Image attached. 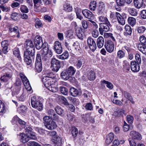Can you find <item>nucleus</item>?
I'll return each instance as SVG.
<instances>
[{"mask_svg": "<svg viewBox=\"0 0 146 146\" xmlns=\"http://www.w3.org/2000/svg\"><path fill=\"white\" fill-rule=\"evenodd\" d=\"M50 119L49 116H46L43 117V119L45 122L44 124L45 127L48 129L52 130L55 129L57 125L55 121L52 120L51 121L49 120Z\"/></svg>", "mask_w": 146, "mask_h": 146, "instance_id": "obj_2", "label": "nucleus"}, {"mask_svg": "<svg viewBox=\"0 0 146 146\" xmlns=\"http://www.w3.org/2000/svg\"><path fill=\"white\" fill-rule=\"evenodd\" d=\"M96 1H93L91 2L90 4L89 5L90 9L91 11H94L96 7Z\"/></svg>", "mask_w": 146, "mask_h": 146, "instance_id": "obj_44", "label": "nucleus"}, {"mask_svg": "<svg viewBox=\"0 0 146 146\" xmlns=\"http://www.w3.org/2000/svg\"><path fill=\"white\" fill-rule=\"evenodd\" d=\"M83 15L86 18L90 19H93L94 17V15L90 11L84 9L82 11Z\"/></svg>", "mask_w": 146, "mask_h": 146, "instance_id": "obj_17", "label": "nucleus"}, {"mask_svg": "<svg viewBox=\"0 0 146 146\" xmlns=\"http://www.w3.org/2000/svg\"><path fill=\"white\" fill-rule=\"evenodd\" d=\"M125 33L126 35H130L132 33V30L130 26L128 25H126L125 27Z\"/></svg>", "mask_w": 146, "mask_h": 146, "instance_id": "obj_42", "label": "nucleus"}, {"mask_svg": "<svg viewBox=\"0 0 146 146\" xmlns=\"http://www.w3.org/2000/svg\"><path fill=\"white\" fill-rule=\"evenodd\" d=\"M72 7L68 1L65 2L63 6V9L68 12L72 11Z\"/></svg>", "mask_w": 146, "mask_h": 146, "instance_id": "obj_28", "label": "nucleus"}, {"mask_svg": "<svg viewBox=\"0 0 146 146\" xmlns=\"http://www.w3.org/2000/svg\"><path fill=\"white\" fill-rule=\"evenodd\" d=\"M87 43L90 49L92 51H94L96 48V45L95 41L91 37H89L87 39Z\"/></svg>", "mask_w": 146, "mask_h": 146, "instance_id": "obj_10", "label": "nucleus"}, {"mask_svg": "<svg viewBox=\"0 0 146 146\" xmlns=\"http://www.w3.org/2000/svg\"><path fill=\"white\" fill-rule=\"evenodd\" d=\"M98 19L100 21L106 23L109 21L107 18L103 16H101L98 17Z\"/></svg>", "mask_w": 146, "mask_h": 146, "instance_id": "obj_56", "label": "nucleus"}, {"mask_svg": "<svg viewBox=\"0 0 146 146\" xmlns=\"http://www.w3.org/2000/svg\"><path fill=\"white\" fill-rule=\"evenodd\" d=\"M102 82L103 83L107 84L106 86L109 89L111 90L113 88V85L111 82L105 80H103Z\"/></svg>", "mask_w": 146, "mask_h": 146, "instance_id": "obj_51", "label": "nucleus"}, {"mask_svg": "<svg viewBox=\"0 0 146 146\" xmlns=\"http://www.w3.org/2000/svg\"><path fill=\"white\" fill-rule=\"evenodd\" d=\"M20 90H18V92H16V96L18 99L20 101H23L25 100L26 98L25 95L24 93H22L20 96L18 95V94L20 93Z\"/></svg>", "mask_w": 146, "mask_h": 146, "instance_id": "obj_38", "label": "nucleus"}, {"mask_svg": "<svg viewBox=\"0 0 146 146\" xmlns=\"http://www.w3.org/2000/svg\"><path fill=\"white\" fill-rule=\"evenodd\" d=\"M87 78L90 80H92L95 79L96 76L94 71L91 70L87 72Z\"/></svg>", "mask_w": 146, "mask_h": 146, "instance_id": "obj_25", "label": "nucleus"}, {"mask_svg": "<svg viewBox=\"0 0 146 146\" xmlns=\"http://www.w3.org/2000/svg\"><path fill=\"white\" fill-rule=\"evenodd\" d=\"M127 21L129 24L133 26L135 25L136 22L135 19L132 17H130L128 18Z\"/></svg>", "mask_w": 146, "mask_h": 146, "instance_id": "obj_39", "label": "nucleus"}, {"mask_svg": "<svg viewBox=\"0 0 146 146\" xmlns=\"http://www.w3.org/2000/svg\"><path fill=\"white\" fill-rule=\"evenodd\" d=\"M66 35L67 37L72 38L74 36V32L71 30H68L66 32Z\"/></svg>", "mask_w": 146, "mask_h": 146, "instance_id": "obj_47", "label": "nucleus"}, {"mask_svg": "<svg viewBox=\"0 0 146 146\" xmlns=\"http://www.w3.org/2000/svg\"><path fill=\"white\" fill-rule=\"evenodd\" d=\"M21 11L23 13H27L29 12V9L25 5H23L21 6L20 8Z\"/></svg>", "mask_w": 146, "mask_h": 146, "instance_id": "obj_48", "label": "nucleus"}, {"mask_svg": "<svg viewBox=\"0 0 146 146\" xmlns=\"http://www.w3.org/2000/svg\"><path fill=\"white\" fill-rule=\"evenodd\" d=\"M81 23L82 27L84 29H87L88 26V27H89V23L85 20H82L81 22Z\"/></svg>", "mask_w": 146, "mask_h": 146, "instance_id": "obj_49", "label": "nucleus"}, {"mask_svg": "<svg viewBox=\"0 0 146 146\" xmlns=\"http://www.w3.org/2000/svg\"><path fill=\"white\" fill-rule=\"evenodd\" d=\"M125 53L122 50H119L117 53L118 57L120 58H122L125 56Z\"/></svg>", "mask_w": 146, "mask_h": 146, "instance_id": "obj_64", "label": "nucleus"}, {"mask_svg": "<svg viewBox=\"0 0 146 146\" xmlns=\"http://www.w3.org/2000/svg\"><path fill=\"white\" fill-rule=\"evenodd\" d=\"M35 53H31V52H24L23 54L24 60V62L27 65H32V59L31 57H34Z\"/></svg>", "mask_w": 146, "mask_h": 146, "instance_id": "obj_4", "label": "nucleus"}, {"mask_svg": "<svg viewBox=\"0 0 146 146\" xmlns=\"http://www.w3.org/2000/svg\"><path fill=\"white\" fill-rule=\"evenodd\" d=\"M111 25L109 21L104 23H101L100 24L99 31L100 34L103 35L104 31L108 32L109 31Z\"/></svg>", "mask_w": 146, "mask_h": 146, "instance_id": "obj_5", "label": "nucleus"}, {"mask_svg": "<svg viewBox=\"0 0 146 146\" xmlns=\"http://www.w3.org/2000/svg\"><path fill=\"white\" fill-rule=\"evenodd\" d=\"M5 104L0 100V113H3L5 111Z\"/></svg>", "mask_w": 146, "mask_h": 146, "instance_id": "obj_58", "label": "nucleus"}, {"mask_svg": "<svg viewBox=\"0 0 146 146\" xmlns=\"http://www.w3.org/2000/svg\"><path fill=\"white\" fill-rule=\"evenodd\" d=\"M139 40L141 44L146 46V38L143 36H141L139 38Z\"/></svg>", "mask_w": 146, "mask_h": 146, "instance_id": "obj_55", "label": "nucleus"}, {"mask_svg": "<svg viewBox=\"0 0 146 146\" xmlns=\"http://www.w3.org/2000/svg\"><path fill=\"white\" fill-rule=\"evenodd\" d=\"M35 130L40 134L42 135H44V134L45 133V132H47V131H46L44 129L41 128H39L38 127H36Z\"/></svg>", "mask_w": 146, "mask_h": 146, "instance_id": "obj_54", "label": "nucleus"}, {"mask_svg": "<svg viewBox=\"0 0 146 146\" xmlns=\"http://www.w3.org/2000/svg\"><path fill=\"white\" fill-rule=\"evenodd\" d=\"M138 50L143 53L146 55V46L139 44L137 46Z\"/></svg>", "mask_w": 146, "mask_h": 146, "instance_id": "obj_37", "label": "nucleus"}, {"mask_svg": "<svg viewBox=\"0 0 146 146\" xmlns=\"http://www.w3.org/2000/svg\"><path fill=\"white\" fill-rule=\"evenodd\" d=\"M8 41L4 40L1 42V46L2 47V50H0V55H2L3 54H6L8 52Z\"/></svg>", "mask_w": 146, "mask_h": 146, "instance_id": "obj_11", "label": "nucleus"}, {"mask_svg": "<svg viewBox=\"0 0 146 146\" xmlns=\"http://www.w3.org/2000/svg\"><path fill=\"white\" fill-rule=\"evenodd\" d=\"M26 49L24 52L35 53V49L33 42L30 40H26L25 43Z\"/></svg>", "mask_w": 146, "mask_h": 146, "instance_id": "obj_3", "label": "nucleus"}, {"mask_svg": "<svg viewBox=\"0 0 146 146\" xmlns=\"http://www.w3.org/2000/svg\"><path fill=\"white\" fill-rule=\"evenodd\" d=\"M20 76L26 88L28 90L30 91L31 90V88L29 81L26 76L22 73H20Z\"/></svg>", "mask_w": 146, "mask_h": 146, "instance_id": "obj_6", "label": "nucleus"}, {"mask_svg": "<svg viewBox=\"0 0 146 146\" xmlns=\"http://www.w3.org/2000/svg\"><path fill=\"white\" fill-rule=\"evenodd\" d=\"M66 70L71 77L76 72L75 69L72 66H69L66 69Z\"/></svg>", "mask_w": 146, "mask_h": 146, "instance_id": "obj_27", "label": "nucleus"}, {"mask_svg": "<svg viewBox=\"0 0 146 146\" xmlns=\"http://www.w3.org/2000/svg\"><path fill=\"white\" fill-rule=\"evenodd\" d=\"M13 52L14 55L17 57L18 59L20 60H21V57L20 56V52L19 48L16 47L14 48L13 50Z\"/></svg>", "mask_w": 146, "mask_h": 146, "instance_id": "obj_31", "label": "nucleus"}, {"mask_svg": "<svg viewBox=\"0 0 146 146\" xmlns=\"http://www.w3.org/2000/svg\"><path fill=\"white\" fill-rule=\"evenodd\" d=\"M24 128L25 129V132L26 134L31 136L32 139L35 140L36 139L35 133L32 131L33 129L30 125H26L24 126Z\"/></svg>", "mask_w": 146, "mask_h": 146, "instance_id": "obj_7", "label": "nucleus"}, {"mask_svg": "<svg viewBox=\"0 0 146 146\" xmlns=\"http://www.w3.org/2000/svg\"><path fill=\"white\" fill-rule=\"evenodd\" d=\"M84 58H82L77 60L75 65L77 69H79L81 67L82 64L84 63Z\"/></svg>", "mask_w": 146, "mask_h": 146, "instance_id": "obj_30", "label": "nucleus"}, {"mask_svg": "<svg viewBox=\"0 0 146 146\" xmlns=\"http://www.w3.org/2000/svg\"><path fill=\"white\" fill-rule=\"evenodd\" d=\"M52 54H51L50 52L48 54L46 55L42 54V60L44 61H46L48 60L51 57Z\"/></svg>", "mask_w": 146, "mask_h": 146, "instance_id": "obj_43", "label": "nucleus"}, {"mask_svg": "<svg viewBox=\"0 0 146 146\" xmlns=\"http://www.w3.org/2000/svg\"><path fill=\"white\" fill-rule=\"evenodd\" d=\"M47 88L49 90L54 92H56L58 90V88L55 86V84H54V83Z\"/></svg>", "mask_w": 146, "mask_h": 146, "instance_id": "obj_50", "label": "nucleus"}, {"mask_svg": "<svg viewBox=\"0 0 146 146\" xmlns=\"http://www.w3.org/2000/svg\"><path fill=\"white\" fill-rule=\"evenodd\" d=\"M10 31L11 32H14L17 34L16 37L17 38H19L20 37V34L19 31L18 27L16 26L13 28H11L9 29Z\"/></svg>", "mask_w": 146, "mask_h": 146, "instance_id": "obj_36", "label": "nucleus"}, {"mask_svg": "<svg viewBox=\"0 0 146 146\" xmlns=\"http://www.w3.org/2000/svg\"><path fill=\"white\" fill-rule=\"evenodd\" d=\"M35 26L36 27L37 26L38 27H42V24L41 21L38 18L35 19Z\"/></svg>", "mask_w": 146, "mask_h": 146, "instance_id": "obj_62", "label": "nucleus"}, {"mask_svg": "<svg viewBox=\"0 0 146 146\" xmlns=\"http://www.w3.org/2000/svg\"><path fill=\"white\" fill-rule=\"evenodd\" d=\"M42 37L39 35L36 36L34 39V45L36 49L40 50V48L42 43Z\"/></svg>", "mask_w": 146, "mask_h": 146, "instance_id": "obj_12", "label": "nucleus"}, {"mask_svg": "<svg viewBox=\"0 0 146 146\" xmlns=\"http://www.w3.org/2000/svg\"><path fill=\"white\" fill-rule=\"evenodd\" d=\"M42 81L44 86L46 88H48L54 83V81L49 79L48 78H45V77H42Z\"/></svg>", "mask_w": 146, "mask_h": 146, "instance_id": "obj_14", "label": "nucleus"}, {"mask_svg": "<svg viewBox=\"0 0 146 146\" xmlns=\"http://www.w3.org/2000/svg\"><path fill=\"white\" fill-rule=\"evenodd\" d=\"M60 76L62 78L65 80H67L70 78H71L66 69L63 71L61 73Z\"/></svg>", "mask_w": 146, "mask_h": 146, "instance_id": "obj_23", "label": "nucleus"}, {"mask_svg": "<svg viewBox=\"0 0 146 146\" xmlns=\"http://www.w3.org/2000/svg\"><path fill=\"white\" fill-rule=\"evenodd\" d=\"M134 3L135 7L138 9H139L142 6L143 0H134Z\"/></svg>", "mask_w": 146, "mask_h": 146, "instance_id": "obj_29", "label": "nucleus"}, {"mask_svg": "<svg viewBox=\"0 0 146 146\" xmlns=\"http://www.w3.org/2000/svg\"><path fill=\"white\" fill-rule=\"evenodd\" d=\"M31 103L33 107L39 111L42 110L43 108L42 104L38 98L35 96L32 97L31 100Z\"/></svg>", "mask_w": 146, "mask_h": 146, "instance_id": "obj_1", "label": "nucleus"}, {"mask_svg": "<svg viewBox=\"0 0 146 146\" xmlns=\"http://www.w3.org/2000/svg\"><path fill=\"white\" fill-rule=\"evenodd\" d=\"M51 67L53 71L57 72L60 68V61L56 58H53L51 61Z\"/></svg>", "mask_w": 146, "mask_h": 146, "instance_id": "obj_8", "label": "nucleus"}, {"mask_svg": "<svg viewBox=\"0 0 146 146\" xmlns=\"http://www.w3.org/2000/svg\"><path fill=\"white\" fill-rule=\"evenodd\" d=\"M60 99H61L63 104L67 106L69 105V103L67 99L64 96H61L60 97Z\"/></svg>", "mask_w": 146, "mask_h": 146, "instance_id": "obj_57", "label": "nucleus"}, {"mask_svg": "<svg viewBox=\"0 0 146 146\" xmlns=\"http://www.w3.org/2000/svg\"><path fill=\"white\" fill-rule=\"evenodd\" d=\"M11 78V75L7 73H5L3 76H1L0 80L1 81L6 82Z\"/></svg>", "mask_w": 146, "mask_h": 146, "instance_id": "obj_24", "label": "nucleus"}, {"mask_svg": "<svg viewBox=\"0 0 146 146\" xmlns=\"http://www.w3.org/2000/svg\"><path fill=\"white\" fill-rule=\"evenodd\" d=\"M97 47L99 48H102L104 43V39L102 36H99L97 39L96 41Z\"/></svg>", "mask_w": 146, "mask_h": 146, "instance_id": "obj_22", "label": "nucleus"}, {"mask_svg": "<svg viewBox=\"0 0 146 146\" xmlns=\"http://www.w3.org/2000/svg\"><path fill=\"white\" fill-rule=\"evenodd\" d=\"M20 138L21 141L24 143H25L28 142L29 140V139H32L31 138V135L26 134V133H21L20 134Z\"/></svg>", "mask_w": 146, "mask_h": 146, "instance_id": "obj_18", "label": "nucleus"}, {"mask_svg": "<svg viewBox=\"0 0 146 146\" xmlns=\"http://www.w3.org/2000/svg\"><path fill=\"white\" fill-rule=\"evenodd\" d=\"M27 109V107L26 106L23 105H21L19 108V110L22 113L26 112Z\"/></svg>", "mask_w": 146, "mask_h": 146, "instance_id": "obj_59", "label": "nucleus"}, {"mask_svg": "<svg viewBox=\"0 0 146 146\" xmlns=\"http://www.w3.org/2000/svg\"><path fill=\"white\" fill-rule=\"evenodd\" d=\"M104 47L107 51L109 53L112 52L114 49V44L111 40H108L105 42Z\"/></svg>", "mask_w": 146, "mask_h": 146, "instance_id": "obj_9", "label": "nucleus"}, {"mask_svg": "<svg viewBox=\"0 0 146 146\" xmlns=\"http://www.w3.org/2000/svg\"><path fill=\"white\" fill-rule=\"evenodd\" d=\"M116 1L117 5L119 6H123L126 3L125 0H116Z\"/></svg>", "mask_w": 146, "mask_h": 146, "instance_id": "obj_53", "label": "nucleus"}, {"mask_svg": "<svg viewBox=\"0 0 146 146\" xmlns=\"http://www.w3.org/2000/svg\"><path fill=\"white\" fill-rule=\"evenodd\" d=\"M42 63L40 54H37L36 56L35 63Z\"/></svg>", "mask_w": 146, "mask_h": 146, "instance_id": "obj_61", "label": "nucleus"}, {"mask_svg": "<svg viewBox=\"0 0 146 146\" xmlns=\"http://www.w3.org/2000/svg\"><path fill=\"white\" fill-rule=\"evenodd\" d=\"M55 110L58 114L61 116H63L64 115V110L60 107L59 106L56 107Z\"/></svg>", "mask_w": 146, "mask_h": 146, "instance_id": "obj_32", "label": "nucleus"}, {"mask_svg": "<svg viewBox=\"0 0 146 146\" xmlns=\"http://www.w3.org/2000/svg\"><path fill=\"white\" fill-rule=\"evenodd\" d=\"M132 139H134L141 140V135L138 132L135 131H131L130 134Z\"/></svg>", "mask_w": 146, "mask_h": 146, "instance_id": "obj_20", "label": "nucleus"}, {"mask_svg": "<svg viewBox=\"0 0 146 146\" xmlns=\"http://www.w3.org/2000/svg\"><path fill=\"white\" fill-rule=\"evenodd\" d=\"M61 93L63 95H67L68 92V89L66 87L62 86L60 87Z\"/></svg>", "mask_w": 146, "mask_h": 146, "instance_id": "obj_46", "label": "nucleus"}, {"mask_svg": "<svg viewBox=\"0 0 146 146\" xmlns=\"http://www.w3.org/2000/svg\"><path fill=\"white\" fill-rule=\"evenodd\" d=\"M114 17H117V19L118 23L120 24L123 25L125 24V20L121 14L117 12H115V14H114Z\"/></svg>", "mask_w": 146, "mask_h": 146, "instance_id": "obj_19", "label": "nucleus"}, {"mask_svg": "<svg viewBox=\"0 0 146 146\" xmlns=\"http://www.w3.org/2000/svg\"><path fill=\"white\" fill-rule=\"evenodd\" d=\"M115 112L117 113L118 115H121L125 114V111L124 110L122 109H117Z\"/></svg>", "mask_w": 146, "mask_h": 146, "instance_id": "obj_63", "label": "nucleus"}, {"mask_svg": "<svg viewBox=\"0 0 146 146\" xmlns=\"http://www.w3.org/2000/svg\"><path fill=\"white\" fill-rule=\"evenodd\" d=\"M70 93L73 96L76 97L78 95H80L82 92L80 89H77L74 87H72L70 88Z\"/></svg>", "mask_w": 146, "mask_h": 146, "instance_id": "obj_16", "label": "nucleus"}, {"mask_svg": "<svg viewBox=\"0 0 146 146\" xmlns=\"http://www.w3.org/2000/svg\"><path fill=\"white\" fill-rule=\"evenodd\" d=\"M35 71L38 73L40 72L42 70V63L35 64Z\"/></svg>", "mask_w": 146, "mask_h": 146, "instance_id": "obj_33", "label": "nucleus"}, {"mask_svg": "<svg viewBox=\"0 0 146 146\" xmlns=\"http://www.w3.org/2000/svg\"><path fill=\"white\" fill-rule=\"evenodd\" d=\"M69 54L67 51L64 52L62 54L58 56V58L62 60L67 59L69 56Z\"/></svg>", "mask_w": 146, "mask_h": 146, "instance_id": "obj_41", "label": "nucleus"}, {"mask_svg": "<svg viewBox=\"0 0 146 146\" xmlns=\"http://www.w3.org/2000/svg\"><path fill=\"white\" fill-rule=\"evenodd\" d=\"M54 49L58 54H61L62 51V48L61 43L58 41H55L54 43Z\"/></svg>", "mask_w": 146, "mask_h": 146, "instance_id": "obj_13", "label": "nucleus"}, {"mask_svg": "<svg viewBox=\"0 0 146 146\" xmlns=\"http://www.w3.org/2000/svg\"><path fill=\"white\" fill-rule=\"evenodd\" d=\"M129 13L131 15L133 16H136L137 14V12L136 10L133 8H129L128 9Z\"/></svg>", "mask_w": 146, "mask_h": 146, "instance_id": "obj_40", "label": "nucleus"}, {"mask_svg": "<svg viewBox=\"0 0 146 146\" xmlns=\"http://www.w3.org/2000/svg\"><path fill=\"white\" fill-rule=\"evenodd\" d=\"M43 77H45V78H48L49 79L54 80V79L55 78V75L52 72H50L44 75Z\"/></svg>", "mask_w": 146, "mask_h": 146, "instance_id": "obj_45", "label": "nucleus"}, {"mask_svg": "<svg viewBox=\"0 0 146 146\" xmlns=\"http://www.w3.org/2000/svg\"><path fill=\"white\" fill-rule=\"evenodd\" d=\"M18 13L14 12L12 13L11 15V18L13 20L15 21H16L18 19Z\"/></svg>", "mask_w": 146, "mask_h": 146, "instance_id": "obj_60", "label": "nucleus"}, {"mask_svg": "<svg viewBox=\"0 0 146 146\" xmlns=\"http://www.w3.org/2000/svg\"><path fill=\"white\" fill-rule=\"evenodd\" d=\"M55 146H61L62 144V138L60 137H57L54 142Z\"/></svg>", "mask_w": 146, "mask_h": 146, "instance_id": "obj_35", "label": "nucleus"}, {"mask_svg": "<svg viewBox=\"0 0 146 146\" xmlns=\"http://www.w3.org/2000/svg\"><path fill=\"white\" fill-rule=\"evenodd\" d=\"M123 67L127 71L130 70V65L129 63L126 60H124L123 61Z\"/></svg>", "mask_w": 146, "mask_h": 146, "instance_id": "obj_52", "label": "nucleus"}, {"mask_svg": "<svg viewBox=\"0 0 146 146\" xmlns=\"http://www.w3.org/2000/svg\"><path fill=\"white\" fill-rule=\"evenodd\" d=\"M123 95L126 98L128 99L133 104H135L134 102L133 101V99L131 96V94L127 92L124 91L122 92Z\"/></svg>", "mask_w": 146, "mask_h": 146, "instance_id": "obj_26", "label": "nucleus"}, {"mask_svg": "<svg viewBox=\"0 0 146 146\" xmlns=\"http://www.w3.org/2000/svg\"><path fill=\"white\" fill-rule=\"evenodd\" d=\"M139 64L136 61H132L131 62V68L133 72H138L139 71L140 66Z\"/></svg>", "mask_w": 146, "mask_h": 146, "instance_id": "obj_15", "label": "nucleus"}, {"mask_svg": "<svg viewBox=\"0 0 146 146\" xmlns=\"http://www.w3.org/2000/svg\"><path fill=\"white\" fill-rule=\"evenodd\" d=\"M105 9V5L104 3L102 2L99 3L98 7L97 9V15H99L102 14Z\"/></svg>", "mask_w": 146, "mask_h": 146, "instance_id": "obj_21", "label": "nucleus"}, {"mask_svg": "<svg viewBox=\"0 0 146 146\" xmlns=\"http://www.w3.org/2000/svg\"><path fill=\"white\" fill-rule=\"evenodd\" d=\"M73 46L80 53L82 52V49L80 46V44L78 42L76 41L74 42L73 44Z\"/></svg>", "mask_w": 146, "mask_h": 146, "instance_id": "obj_34", "label": "nucleus"}]
</instances>
